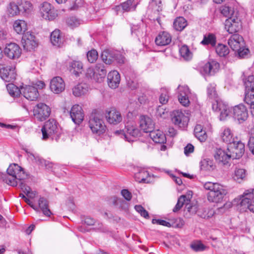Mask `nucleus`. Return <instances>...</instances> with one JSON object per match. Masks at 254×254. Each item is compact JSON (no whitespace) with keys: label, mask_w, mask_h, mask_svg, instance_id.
<instances>
[{"label":"nucleus","mask_w":254,"mask_h":254,"mask_svg":"<svg viewBox=\"0 0 254 254\" xmlns=\"http://www.w3.org/2000/svg\"><path fill=\"white\" fill-rule=\"evenodd\" d=\"M205 190L209 191L207 193V200L210 202H221L228 192L225 187L217 183L207 182L203 184Z\"/></svg>","instance_id":"obj_1"},{"label":"nucleus","mask_w":254,"mask_h":254,"mask_svg":"<svg viewBox=\"0 0 254 254\" xmlns=\"http://www.w3.org/2000/svg\"><path fill=\"white\" fill-rule=\"evenodd\" d=\"M6 172L7 174L1 175V179L5 183L12 187L16 186L19 182L27 178V175L24 173L22 168L16 164L10 165Z\"/></svg>","instance_id":"obj_2"},{"label":"nucleus","mask_w":254,"mask_h":254,"mask_svg":"<svg viewBox=\"0 0 254 254\" xmlns=\"http://www.w3.org/2000/svg\"><path fill=\"white\" fill-rule=\"evenodd\" d=\"M41 131L43 140L51 138L58 141L61 133L58 123L54 119H50L45 122L42 127Z\"/></svg>","instance_id":"obj_3"},{"label":"nucleus","mask_w":254,"mask_h":254,"mask_svg":"<svg viewBox=\"0 0 254 254\" xmlns=\"http://www.w3.org/2000/svg\"><path fill=\"white\" fill-rule=\"evenodd\" d=\"M39 8L41 17L46 20H53L58 16L57 10L48 2L44 1L41 3L39 6Z\"/></svg>","instance_id":"obj_4"},{"label":"nucleus","mask_w":254,"mask_h":254,"mask_svg":"<svg viewBox=\"0 0 254 254\" xmlns=\"http://www.w3.org/2000/svg\"><path fill=\"white\" fill-rule=\"evenodd\" d=\"M227 151L232 159H239L245 152V145L241 141H233L228 145Z\"/></svg>","instance_id":"obj_5"},{"label":"nucleus","mask_w":254,"mask_h":254,"mask_svg":"<svg viewBox=\"0 0 254 254\" xmlns=\"http://www.w3.org/2000/svg\"><path fill=\"white\" fill-rule=\"evenodd\" d=\"M243 209H248L254 213V189L248 190L245 191L240 202Z\"/></svg>","instance_id":"obj_6"},{"label":"nucleus","mask_w":254,"mask_h":254,"mask_svg":"<svg viewBox=\"0 0 254 254\" xmlns=\"http://www.w3.org/2000/svg\"><path fill=\"white\" fill-rule=\"evenodd\" d=\"M244 80L246 88L245 101L248 104H252L254 102V77L249 75Z\"/></svg>","instance_id":"obj_7"},{"label":"nucleus","mask_w":254,"mask_h":254,"mask_svg":"<svg viewBox=\"0 0 254 254\" xmlns=\"http://www.w3.org/2000/svg\"><path fill=\"white\" fill-rule=\"evenodd\" d=\"M51 113L49 106L44 103L38 104L33 109V115L38 121H43L48 118Z\"/></svg>","instance_id":"obj_8"},{"label":"nucleus","mask_w":254,"mask_h":254,"mask_svg":"<svg viewBox=\"0 0 254 254\" xmlns=\"http://www.w3.org/2000/svg\"><path fill=\"white\" fill-rule=\"evenodd\" d=\"M242 28V23L238 15L230 17L225 22V29L230 34L238 32Z\"/></svg>","instance_id":"obj_9"},{"label":"nucleus","mask_w":254,"mask_h":254,"mask_svg":"<svg viewBox=\"0 0 254 254\" xmlns=\"http://www.w3.org/2000/svg\"><path fill=\"white\" fill-rule=\"evenodd\" d=\"M172 120L174 125L181 128H185L188 125L189 118L179 110L173 112Z\"/></svg>","instance_id":"obj_10"},{"label":"nucleus","mask_w":254,"mask_h":254,"mask_svg":"<svg viewBox=\"0 0 254 254\" xmlns=\"http://www.w3.org/2000/svg\"><path fill=\"white\" fill-rule=\"evenodd\" d=\"M22 44L24 49L29 51L35 49L38 46L35 36L30 32L24 34L22 38Z\"/></svg>","instance_id":"obj_11"},{"label":"nucleus","mask_w":254,"mask_h":254,"mask_svg":"<svg viewBox=\"0 0 254 254\" xmlns=\"http://www.w3.org/2000/svg\"><path fill=\"white\" fill-rule=\"evenodd\" d=\"M3 52L5 56L10 59H18L21 54V49L14 43H10L6 45Z\"/></svg>","instance_id":"obj_12"},{"label":"nucleus","mask_w":254,"mask_h":254,"mask_svg":"<svg viewBox=\"0 0 254 254\" xmlns=\"http://www.w3.org/2000/svg\"><path fill=\"white\" fill-rule=\"evenodd\" d=\"M233 116L239 123L245 121L248 117V112L246 107L243 104L235 106L233 109Z\"/></svg>","instance_id":"obj_13"},{"label":"nucleus","mask_w":254,"mask_h":254,"mask_svg":"<svg viewBox=\"0 0 254 254\" xmlns=\"http://www.w3.org/2000/svg\"><path fill=\"white\" fill-rule=\"evenodd\" d=\"M89 126L93 132L100 135L105 131L106 127L102 120L93 117L89 121Z\"/></svg>","instance_id":"obj_14"},{"label":"nucleus","mask_w":254,"mask_h":254,"mask_svg":"<svg viewBox=\"0 0 254 254\" xmlns=\"http://www.w3.org/2000/svg\"><path fill=\"white\" fill-rule=\"evenodd\" d=\"M140 135V131L137 128L136 124L133 122L127 123L125 127V131L124 136L126 139L130 142L133 141V139L129 138V137H137Z\"/></svg>","instance_id":"obj_15"},{"label":"nucleus","mask_w":254,"mask_h":254,"mask_svg":"<svg viewBox=\"0 0 254 254\" xmlns=\"http://www.w3.org/2000/svg\"><path fill=\"white\" fill-rule=\"evenodd\" d=\"M134 0H127L121 4L116 6L114 10L117 14L134 11L136 9V4H133Z\"/></svg>","instance_id":"obj_16"},{"label":"nucleus","mask_w":254,"mask_h":254,"mask_svg":"<svg viewBox=\"0 0 254 254\" xmlns=\"http://www.w3.org/2000/svg\"><path fill=\"white\" fill-rule=\"evenodd\" d=\"M21 94L30 101L36 100L39 96L37 89L32 86L25 85L21 87Z\"/></svg>","instance_id":"obj_17"},{"label":"nucleus","mask_w":254,"mask_h":254,"mask_svg":"<svg viewBox=\"0 0 254 254\" xmlns=\"http://www.w3.org/2000/svg\"><path fill=\"white\" fill-rule=\"evenodd\" d=\"M70 116L75 124H80L84 119V114L81 107L78 105H73L70 110Z\"/></svg>","instance_id":"obj_18"},{"label":"nucleus","mask_w":254,"mask_h":254,"mask_svg":"<svg viewBox=\"0 0 254 254\" xmlns=\"http://www.w3.org/2000/svg\"><path fill=\"white\" fill-rule=\"evenodd\" d=\"M50 87L53 92L59 94L64 90L65 84L61 77L56 76L51 80Z\"/></svg>","instance_id":"obj_19"},{"label":"nucleus","mask_w":254,"mask_h":254,"mask_svg":"<svg viewBox=\"0 0 254 254\" xmlns=\"http://www.w3.org/2000/svg\"><path fill=\"white\" fill-rule=\"evenodd\" d=\"M105 117L108 122L111 124L117 125L122 121L121 113L115 109L106 111Z\"/></svg>","instance_id":"obj_20"},{"label":"nucleus","mask_w":254,"mask_h":254,"mask_svg":"<svg viewBox=\"0 0 254 254\" xmlns=\"http://www.w3.org/2000/svg\"><path fill=\"white\" fill-rule=\"evenodd\" d=\"M0 75L6 82H11L16 78L15 68L12 66H6L0 68Z\"/></svg>","instance_id":"obj_21"},{"label":"nucleus","mask_w":254,"mask_h":254,"mask_svg":"<svg viewBox=\"0 0 254 254\" xmlns=\"http://www.w3.org/2000/svg\"><path fill=\"white\" fill-rule=\"evenodd\" d=\"M219 68V64L217 62H208L201 67L200 72L203 74L212 75L218 70Z\"/></svg>","instance_id":"obj_22"},{"label":"nucleus","mask_w":254,"mask_h":254,"mask_svg":"<svg viewBox=\"0 0 254 254\" xmlns=\"http://www.w3.org/2000/svg\"><path fill=\"white\" fill-rule=\"evenodd\" d=\"M228 43L233 51L240 49V47L244 46L243 38L239 34H234L228 39Z\"/></svg>","instance_id":"obj_23"},{"label":"nucleus","mask_w":254,"mask_h":254,"mask_svg":"<svg viewBox=\"0 0 254 254\" xmlns=\"http://www.w3.org/2000/svg\"><path fill=\"white\" fill-rule=\"evenodd\" d=\"M140 127L145 132H150L154 128V124L149 117L141 116L140 118Z\"/></svg>","instance_id":"obj_24"},{"label":"nucleus","mask_w":254,"mask_h":254,"mask_svg":"<svg viewBox=\"0 0 254 254\" xmlns=\"http://www.w3.org/2000/svg\"><path fill=\"white\" fill-rule=\"evenodd\" d=\"M108 85L111 88L115 89L119 86L120 82V75L116 70L110 72L108 74Z\"/></svg>","instance_id":"obj_25"},{"label":"nucleus","mask_w":254,"mask_h":254,"mask_svg":"<svg viewBox=\"0 0 254 254\" xmlns=\"http://www.w3.org/2000/svg\"><path fill=\"white\" fill-rule=\"evenodd\" d=\"M156 45L160 46H165L170 44L172 37L169 33L163 31L160 32L155 38Z\"/></svg>","instance_id":"obj_26"},{"label":"nucleus","mask_w":254,"mask_h":254,"mask_svg":"<svg viewBox=\"0 0 254 254\" xmlns=\"http://www.w3.org/2000/svg\"><path fill=\"white\" fill-rule=\"evenodd\" d=\"M214 157L217 161L224 165L228 163L229 160L232 158L228 151L226 152L220 148L216 150Z\"/></svg>","instance_id":"obj_27"},{"label":"nucleus","mask_w":254,"mask_h":254,"mask_svg":"<svg viewBox=\"0 0 254 254\" xmlns=\"http://www.w3.org/2000/svg\"><path fill=\"white\" fill-rule=\"evenodd\" d=\"M149 136L157 143H164L166 140L165 135L159 129L152 130L149 132Z\"/></svg>","instance_id":"obj_28"},{"label":"nucleus","mask_w":254,"mask_h":254,"mask_svg":"<svg viewBox=\"0 0 254 254\" xmlns=\"http://www.w3.org/2000/svg\"><path fill=\"white\" fill-rule=\"evenodd\" d=\"M69 70L71 74L78 77L83 71V64L80 61H73L69 64Z\"/></svg>","instance_id":"obj_29"},{"label":"nucleus","mask_w":254,"mask_h":254,"mask_svg":"<svg viewBox=\"0 0 254 254\" xmlns=\"http://www.w3.org/2000/svg\"><path fill=\"white\" fill-rule=\"evenodd\" d=\"M115 56V51L108 49L102 53L101 58L104 63L110 64L114 61Z\"/></svg>","instance_id":"obj_30"},{"label":"nucleus","mask_w":254,"mask_h":254,"mask_svg":"<svg viewBox=\"0 0 254 254\" xmlns=\"http://www.w3.org/2000/svg\"><path fill=\"white\" fill-rule=\"evenodd\" d=\"M192 197L191 192H190L187 195H182L178 199L177 203L173 208V212H176L179 211L185 203L190 202Z\"/></svg>","instance_id":"obj_31"},{"label":"nucleus","mask_w":254,"mask_h":254,"mask_svg":"<svg viewBox=\"0 0 254 254\" xmlns=\"http://www.w3.org/2000/svg\"><path fill=\"white\" fill-rule=\"evenodd\" d=\"M13 28L17 34L24 35L27 30V23L23 20H17L13 23Z\"/></svg>","instance_id":"obj_32"},{"label":"nucleus","mask_w":254,"mask_h":254,"mask_svg":"<svg viewBox=\"0 0 254 254\" xmlns=\"http://www.w3.org/2000/svg\"><path fill=\"white\" fill-rule=\"evenodd\" d=\"M38 204L45 215L49 217L51 216L52 212L49 208V202L46 198L40 197L38 201Z\"/></svg>","instance_id":"obj_33"},{"label":"nucleus","mask_w":254,"mask_h":254,"mask_svg":"<svg viewBox=\"0 0 254 254\" xmlns=\"http://www.w3.org/2000/svg\"><path fill=\"white\" fill-rule=\"evenodd\" d=\"M87 91V85L84 83L79 84L74 86L72 89L73 94L76 97H79L85 94Z\"/></svg>","instance_id":"obj_34"},{"label":"nucleus","mask_w":254,"mask_h":254,"mask_svg":"<svg viewBox=\"0 0 254 254\" xmlns=\"http://www.w3.org/2000/svg\"><path fill=\"white\" fill-rule=\"evenodd\" d=\"M220 11L222 15L228 17V18L232 16L234 17L235 15H238V12L235 11L233 8L226 5L221 6L220 8Z\"/></svg>","instance_id":"obj_35"},{"label":"nucleus","mask_w":254,"mask_h":254,"mask_svg":"<svg viewBox=\"0 0 254 254\" xmlns=\"http://www.w3.org/2000/svg\"><path fill=\"white\" fill-rule=\"evenodd\" d=\"M187 21L183 17H177L174 21L173 26L177 31H182L187 25Z\"/></svg>","instance_id":"obj_36"},{"label":"nucleus","mask_w":254,"mask_h":254,"mask_svg":"<svg viewBox=\"0 0 254 254\" xmlns=\"http://www.w3.org/2000/svg\"><path fill=\"white\" fill-rule=\"evenodd\" d=\"M200 169L201 170L210 171L214 169L213 161L208 159H203L200 162Z\"/></svg>","instance_id":"obj_37"},{"label":"nucleus","mask_w":254,"mask_h":254,"mask_svg":"<svg viewBox=\"0 0 254 254\" xmlns=\"http://www.w3.org/2000/svg\"><path fill=\"white\" fill-rule=\"evenodd\" d=\"M216 42V40L215 35L212 33H209L208 35H204L203 39L201 41L200 43L203 45L210 44L211 46L214 47L215 46Z\"/></svg>","instance_id":"obj_38"},{"label":"nucleus","mask_w":254,"mask_h":254,"mask_svg":"<svg viewBox=\"0 0 254 254\" xmlns=\"http://www.w3.org/2000/svg\"><path fill=\"white\" fill-rule=\"evenodd\" d=\"M196 213L199 217L204 219H208L214 215V211L212 209L200 208L196 211Z\"/></svg>","instance_id":"obj_39"},{"label":"nucleus","mask_w":254,"mask_h":254,"mask_svg":"<svg viewBox=\"0 0 254 254\" xmlns=\"http://www.w3.org/2000/svg\"><path fill=\"white\" fill-rule=\"evenodd\" d=\"M51 41L54 46L59 47L62 43L60 31L59 30H54L51 34Z\"/></svg>","instance_id":"obj_40"},{"label":"nucleus","mask_w":254,"mask_h":254,"mask_svg":"<svg viewBox=\"0 0 254 254\" xmlns=\"http://www.w3.org/2000/svg\"><path fill=\"white\" fill-rule=\"evenodd\" d=\"M180 54L182 58L186 61H189L192 58V54L186 45L182 46L180 49Z\"/></svg>","instance_id":"obj_41"},{"label":"nucleus","mask_w":254,"mask_h":254,"mask_svg":"<svg viewBox=\"0 0 254 254\" xmlns=\"http://www.w3.org/2000/svg\"><path fill=\"white\" fill-rule=\"evenodd\" d=\"M95 71L96 74H98L100 77L99 78L100 82L102 81L106 75L107 71L105 69V66L104 64L102 63H98L96 64L95 68Z\"/></svg>","instance_id":"obj_42"},{"label":"nucleus","mask_w":254,"mask_h":254,"mask_svg":"<svg viewBox=\"0 0 254 254\" xmlns=\"http://www.w3.org/2000/svg\"><path fill=\"white\" fill-rule=\"evenodd\" d=\"M221 137L223 141L226 142L228 145H229L233 141H234L231 131L228 128L224 130L222 133Z\"/></svg>","instance_id":"obj_43"},{"label":"nucleus","mask_w":254,"mask_h":254,"mask_svg":"<svg viewBox=\"0 0 254 254\" xmlns=\"http://www.w3.org/2000/svg\"><path fill=\"white\" fill-rule=\"evenodd\" d=\"M30 155H31L39 164L44 166L46 168L51 169L53 168V164L51 162L44 160L40 157L38 155H34L32 153H30Z\"/></svg>","instance_id":"obj_44"},{"label":"nucleus","mask_w":254,"mask_h":254,"mask_svg":"<svg viewBox=\"0 0 254 254\" xmlns=\"http://www.w3.org/2000/svg\"><path fill=\"white\" fill-rule=\"evenodd\" d=\"M215 51L220 57H225L229 53L228 48L226 46L221 44L216 46Z\"/></svg>","instance_id":"obj_45"},{"label":"nucleus","mask_w":254,"mask_h":254,"mask_svg":"<svg viewBox=\"0 0 254 254\" xmlns=\"http://www.w3.org/2000/svg\"><path fill=\"white\" fill-rule=\"evenodd\" d=\"M246 176V170L243 169H237L235 171V175L233 177L234 179L240 183Z\"/></svg>","instance_id":"obj_46"},{"label":"nucleus","mask_w":254,"mask_h":254,"mask_svg":"<svg viewBox=\"0 0 254 254\" xmlns=\"http://www.w3.org/2000/svg\"><path fill=\"white\" fill-rule=\"evenodd\" d=\"M6 88L9 94L12 96H17L21 94V88H18L12 83L8 84L6 85Z\"/></svg>","instance_id":"obj_47"},{"label":"nucleus","mask_w":254,"mask_h":254,"mask_svg":"<svg viewBox=\"0 0 254 254\" xmlns=\"http://www.w3.org/2000/svg\"><path fill=\"white\" fill-rule=\"evenodd\" d=\"M20 11V7L14 3H10L8 8V12L11 16L17 15Z\"/></svg>","instance_id":"obj_48"},{"label":"nucleus","mask_w":254,"mask_h":254,"mask_svg":"<svg viewBox=\"0 0 254 254\" xmlns=\"http://www.w3.org/2000/svg\"><path fill=\"white\" fill-rule=\"evenodd\" d=\"M178 100L180 103L184 106H188L190 104V100L186 93H180L178 95Z\"/></svg>","instance_id":"obj_49"},{"label":"nucleus","mask_w":254,"mask_h":254,"mask_svg":"<svg viewBox=\"0 0 254 254\" xmlns=\"http://www.w3.org/2000/svg\"><path fill=\"white\" fill-rule=\"evenodd\" d=\"M207 95L210 99L215 100L217 95L214 85L210 84L207 87Z\"/></svg>","instance_id":"obj_50"},{"label":"nucleus","mask_w":254,"mask_h":254,"mask_svg":"<svg viewBox=\"0 0 254 254\" xmlns=\"http://www.w3.org/2000/svg\"><path fill=\"white\" fill-rule=\"evenodd\" d=\"M131 30L132 34H134L139 38L142 37L145 35L143 27L141 28L138 25H134L132 26L131 27Z\"/></svg>","instance_id":"obj_51"},{"label":"nucleus","mask_w":254,"mask_h":254,"mask_svg":"<svg viewBox=\"0 0 254 254\" xmlns=\"http://www.w3.org/2000/svg\"><path fill=\"white\" fill-rule=\"evenodd\" d=\"M66 22L68 25L72 28L77 27L80 24V20L74 16L67 18Z\"/></svg>","instance_id":"obj_52"},{"label":"nucleus","mask_w":254,"mask_h":254,"mask_svg":"<svg viewBox=\"0 0 254 254\" xmlns=\"http://www.w3.org/2000/svg\"><path fill=\"white\" fill-rule=\"evenodd\" d=\"M98 53L95 50H92L87 54L88 61L91 63L95 62L98 59Z\"/></svg>","instance_id":"obj_53"},{"label":"nucleus","mask_w":254,"mask_h":254,"mask_svg":"<svg viewBox=\"0 0 254 254\" xmlns=\"http://www.w3.org/2000/svg\"><path fill=\"white\" fill-rule=\"evenodd\" d=\"M169 99V96H168V91L165 89H162L161 90V93L159 97V102L160 103L162 104H166Z\"/></svg>","instance_id":"obj_54"},{"label":"nucleus","mask_w":254,"mask_h":254,"mask_svg":"<svg viewBox=\"0 0 254 254\" xmlns=\"http://www.w3.org/2000/svg\"><path fill=\"white\" fill-rule=\"evenodd\" d=\"M95 71L92 68H88L86 72V76L88 78L93 79L97 82H100L99 78H97Z\"/></svg>","instance_id":"obj_55"},{"label":"nucleus","mask_w":254,"mask_h":254,"mask_svg":"<svg viewBox=\"0 0 254 254\" xmlns=\"http://www.w3.org/2000/svg\"><path fill=\"white\" fill-rule=\"evenodd\" d=\"M220 112V118L221 120H224L228 116L229 113V110L228 107L224 104L219 111Z\"/></svg>","instance_id":"obj_56"},{"label":"nucleus","mask_w":254,"mask_h":254,"mask_svg":"<svg viewBox=\"0 0 254 254\" xmlns=\"http://www.w3.org/2000/svg\"><path fill=\"white\" fill-rule=\"evenodd\" d=\"M237 51L238 55L240 58H243L247 56L249 52V49L244 48V46L240 47V49L236 50Z\"/></svg>","instance_id":"obj_57"},{"label":"nucleus","mask_w":254,"mask_h":254,"mask_svg":"<svg viewBox=\"0 0 254 254\" xmlns=\"http://www.w3.org/2000/svg\"><path fill=\"white\" fill-rule=\"evenodd\" d=\"M185 208L190 213H196L197 207L195 205H192L190 204V202L185 203Z\"/></svg>","instance_id":"obj_58"},{"label":"nucleus","mask_w":254,"mask_h":254,"mask_svg":"<svg viewBox=\"0 0 254 254\" xmlns=\"http://www.w3.org/2000/svg\"><path fill=\"white\" fill-rule=\"evenodd\" d=\"M152 223L153 224H157L169 227L171 226V224L169 222L163 220L153 219L152 220Z\"/></svg>","instance_id":"obj_59"},{"label":"nucleus","mask_w":254,"mask_h":254,"mask_svg":"<svg viewBox=\"0 0 254 254\" xmlns=\"http://www.w3.org/2000/svg\"><path fill=\"white\" fill-rule=\"evenodd\" d=\"M124 57L118 51H115V56L114 61H117L119 64L124 63Z\"/></svg>","instance_id":"obj_60"},{"label":"nucleus","mask_w":254,"mask_h":254,"mask_svg":"<svg viewBox=\"0 0 254 254\" xmlns=\"http://www.w3.org/2000/svg\"><path fill=\"white\" fill-rule=\"evenodd\" d=\"M18 183H19V186L20 187V189L26 194L29 193V192L31 190V188L29 187L26 186V184H25L23 182H21V181L20 182H19Z\"/></svg>","instance_id":"obj_61"},{"label":"nucleus","mask_w":254,"mask_h":254,"mask_svg":"<svg viewBox=\"0 0 254 254\" xmlns=\"http://www.w3.org/2000/svg\"><path fill=\"white\" fill-rule=\"evenodd\" d=\"M123 196L127 201L131 200L132 197L131 193L127 190H123L121 191Z\"/></svg>","instance_id":"obj_62"},{"label":"nucleus","mask_w":254,"mask_h":254,"mask_svg":"<svg viewBox=\"0 0 254 254\" xmlns=\"http://www.w3.org/2000/svg\"><path fill=\"white\" fill-rule=\"evenodd\" d=\"M223 105V104L221 102H218L215 100V103H214L212 106V109L215 112H219Z\"/></svg>","instance_id":"obj_63"},{"label":"nucleus","mask_w":254,"mask_h":254,"mask_svg":"<svg viewBox=\"0 0 254 254\" xmlns=\"http://www.w3.org/2000/svg\"><path fill=\"white\" fill-rule=\"evenodd\" d=\"M248 146L250 149V150L254 155V136H252V137H250L249 142H248Z\"/></svg>","instance_id":"obj_64"}]
</instances>
